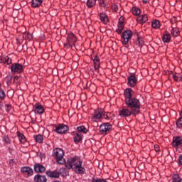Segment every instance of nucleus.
<instances>
[{"instance_id": "nucleus-49", "label": "nucleus", "mask_w": 182, "mask_h": 182, "mask_svg": "<svg viewBox=\"0 0 182 182\" xmlns=\"http://www.w3.org/2000/svg\"><path fill=\"white\" fill-rule=\"evenodd\" d=\"M6 107L8 109V107H11V105H6Z\"/></svg>"}, {"instance_id": "nucleus-32", "label": "nucleus", "mask_w": 182, "mask_h": 182, "mask_svg": "<svg viewBox=\"0 0 182 182\" xmlns=\"http://www.w3.org/2000/svg\"><path fill=\"white\" fill-rule=\"evenodd\" d=\"M180 176L178 175H174L173 177V182H181Z\"/></svg>"}, {"instance_id": "nucleus-7", "label": "nucleus", "mask_w": 182, "mask_h": 182, "mask_svg": "<svg viewBox=\"0 0 182 182\" xmlns=\"http://www.w3.org/2000/svg\"><path fill=\"white\" fill-rule=\"evenodd\" d=\"M69 130V128L68 126L63 124H60L57 126H55V132L58 133V134H63L66 133Z\"/></svg>"}, {"instance_id": "nucleus-29", "label": "nucleus", "mask_w": 182, "mask_h": 182, "mask_svg": "<svg viewBox=\"0 0 182 182\" xmlns=\"http://www.w3.org/2000/svg\"><path fill=\"white\" fill-rule=\"evenodd\" d=\"M34 139L36 143H42V141H43V137H42L41 134L35 136Z\"/></svg>"}, {"instance_id": "nucleus-17", "label": "nucleus", "mask_w": 182, "mask_h": 182, "mask_svg": "<svg viewBox=\"0 0 182 182\" xmlns=\"http://www.w3.org/2000/svg\"><path fill=\"white\" fill-rule=\"evenodd\" d=\"M34 181L36 182H46V176H41V175H36L34 177Z\"/></svg>"}, {"instance_id": "nucleus-50", "label": "nucleus", "mask_w": 182, "mask_h": 182, "mask_svg": "<svg viewBox=\"0 0 182 182\" xmlns=\"http://www.w3.org/2000/svg\"><path fill=\"white\" fill-rule=\"evenodd\" d=\"M6 112H9V109H8V108H6Z\"/></svg>"}, {"instance_id": "nucleus-30", "label": "nucleus", "mask_w": 182, "mask_h": 182, "mask_svg": "<svg viewBox=\"0 0 182 182\" xmlns=\"http://www.w3.org/2000/svg\"><path fill=\"white\" fill-rule=\"evenodd\" d=\"M132 12H133L134 15H136V16L140 15V13H141L140 9L137 7H134L132 9Z\"/></svg>"}, {"instance_id": "nucleus-11", "label": "nucleus", "mask_w": 182, "mask_h": 182, "mask_svg": "<svg viewBox=\"0 0 182 182\" xmlns=\"http://www.w3.org/2000/svg\"><path fill=\"white\" fill-rule=\"evenodd\" d=\"M102 116H103V110H98L95 112V114L92 117V122H95L97 123L99 119H102Z\"/></svg>"}, {"instance_id": "nucleus-27", "label": "nucleus", "mask_w": 182, "mask_h": 182, "mask_svg": "<svg viewBox=\"0 0 182 182\" xmlns=\"http://www.w3.org/2000/svg\"><path fill=\"white\" fill-rule=\"evenodd\" d=\"M18 137L20 141V143H25L26 141V138H25V136L23 135V134L18 133Z\"/></svg>"}, {"instance_id": "nucleus-16", "label": "nucleus", "mask_w": 182, "mask_h": 182, "mask_svg": "<svg viewBox=\"0 0 182 182\" xmlns=\"http://www.w3.org/2000/svg\"><path fill=\"white\" fill-rule=\"evenodd\" d=\"M46 174L48 177H50L51 178H58L59 177L60 173L59 172L54 171H47Z\"/></svg>"}, {"instance_id": "nucleus-8", "label": "nucleus", "mask_w": 182, "mask_h": 182, "mask_svg": "<svg viewBox=\"0 0 182 182\" xmlns=\"http://www.w3.org/2000/svg\"><path fill=\"white\" fill-rule=\"evenodd\" d=\"M112 129V124L110 123H104L100 127V132L102 134H106L107 132H109Z\"/></svg>"}, {"instance_id": "nucleus-4", "label": "nucleus", "mask_w": 182, "mask_h": 182, "mask_svg": "<svg viewBox=\"0 0 182 182\" xmlns=\"http://www.w3.org/2000/svg\"><path fill=\"white\" fill-rule=\"evenodd\" d=\"M132 36H133V33H132V31H124L122 36V38L123 39V45H127V43H129V41L132 39Z\"/></svg>"}, {"instance_id": "nucleus-53", "label": "nucleus", "mask_w": 182, "mask_h": 182, "mask_svg": "<svg viewBox=\"0 0 182 182\" xmlns=\"http://www.w3.org/2000/svg\"><path fill=\"white\" fill-rule=\"evenodd\" d=\"M181 182H182V178L181 179Z\"/></svg>"}, {"instance_id": "nucleus-47", "label": "nucleus", "mask_w": 182, "mask_h": 182, "mask_svg": "<svg viewBox=\"0 0 182 182\" xmlns=\"http://www.w3.org/2000/svg\"><path fill=\"white\" fill-rule=\"evenodd\" d=\"M2 103L0 102V109H2Z\"/></svg>"}, {"instance_id": "nucleus-45", "label": "nucleus", "mask_w": 182, "mask_h": 182, "mask_svg": "<svg viewBox=\"0 0 182 182\" xmlns=\"http://www.w3.org/2000/svg\"><path fill=\"white\" fill-rule=\"evenodd\" d=\"M12 80V76L9 77L8 82H11Z\"/></svg>"}, {"instance_id": "nucleus-12", "label": "nucleus", "mask_w": 182, "mask_h": 182, "mask_svg": "<svg viewBox=\"0 0 182 182\" xmlns=\"http://www.w3.org/2000/svg\"><path fill=\"white\" fill-rule=\"evenodd\" d=\"M21 173H23V174H26L28 175V176H32V174H33V170H32L31 168V167H28V166H23L21 168Z\"/></svg>"}, {"instance_id": "nucleus-33", "label": "nucleus", "mask_w": 182, "mask_h": 182, "mask_svg": "<svg viewBox=\"0 0 182 182\" xmlns=\"http://www.w3.org/2000/svg\"><path fill=\"white\" fill-rule=\"evenodd\" d=\"M176 126L179 128L182 127V117H181L176 122Z\"/></svg>"}, {"instance_id": "nucleus-52", "label": "nucleus", "mask_w": 182, "mask_h": 182, "mask_svg": "<svg viewBox=\"0 0 182 182\" xmlns=\"http://www.w3.org/2000/svg\"><path fill=\"white\" fill-rule=\"evenodd\" d=\"M16 80V77H14V80Z\"/></svg>"}, {"instance_id": "nucleus-44", "label": "nucleus", "mask_w": 182, "mask_h": 182, "mask_svg": "<svg viewBox=\"0 0 182 182\" xmlns=\"http://www.w3.org/2000/svg\"><path fill=\"white\" fill-rule=\"evenodd\" d=\"M179 163L182 165V156L179 157Z\"/></svg>"}, {"instance_id": "nucleus-46", "label": "nucleus", "mask_w": 182, "mask_h": 182, "mask_svg": "<svg viewBox=\"0 0 182 182\" xmlns=\"http://www.w3.org/2000/svg\"><path fill=\"white\" fill-rule=\"evenodd\" d=\"M179 82H182V77H179Z\"/></svg>"}, {"instance_id": "nucleus-15", "label": "nucleus", "mask_w": 182, "mask_h": 182, "mask_svg": "<svg viewBox=\"0 0 182 182\" xmlns=\"http://www.w3.org/2000/svg\"><path fill=\"white\" fill-rule=\"evenodd\" d=\"M0 63L11 65L12 63V60H11L8 56L0 57Z\"/></svg>"}, {"instance_id": "nucleus-35", "label": "nucleus", "mask_w": 182, "mask_h": 182, "mask_svg": "<svg viewBox=\"0 0 182 182\" xmlns=\"http://www.w3.org/2000/svg\"><path fill=\"white\" fill-rule=\"evenodd\" d=\"M5 97V92H4V90L0 89V98L4 99Z\"/></svg>"}, {"instance_id": "nucleus-5", "label": "nucleus", "mask_w": 182, "mask_h": 182, "mask_svg": "<svg viewBox=\"0 0 182 182\" xmlns=\"http://www.w3.org/2000/svg\"><path fill=\"white\" fill-rule=\"evenodd\" d=\"M10 69L12 73H22L23 71V65L18 63L11 64Z\"/></svg>"}, {"instance_id": "nucleus-37", "label": "nucleus", "mask_w": 182, "mask_h": 182, "mask_svg": "<svg viewBox=\"0 0 182 182\" xmlns=\"http://www.w3.org/2000/svg\"><path fill=\"white\" fill-rule=\"evenodd\" d=\"M23 38L25 39H31V38H32V36L31 34L24 33L23 34Z\"/></svg>"}, {"instance_id": "nucleus-48", "label": "nucleus", "mask_w": 182, "mask_h": 182, "mask_svg": "<svg viewBox=\"0 0 182 182\" xmlns=\"http://www.w3.org/2000/svg\"><path fill=\"white\" fill-rule=\"evenodd\" d=\"M14 161V160H10V164Z\"/></svg>"}, {"instance_id": "nucleus-28", "label": "nucleus", "mask_w": 182, "mask_h": 182, "mask_svg": "<svg viewBox=\"0 0 182 182\" xmlns=\"http://www.w3.org/2000/svg\"><path fill=\"white\" fill-rule=\"evenodd\" d=\"M152 28L157 29L160 28V21L159 20H155L152 22Z\"/></svg>"}, {"instance_id": "nucleus-34", "label": "nucleus", "mask_w": 182, "mask_h": 182, "mask_svg": "<svg viewBox=\"0 0 182 182\" xmlns=\"http://www.w3.org/2000/svg\"><path fill=\"white\" fill-rule=\"evenodd\" d=\"M60 173L61 174H63V176H68V174H69V172H68V171L65 169H61Z\"/></svg>"}, {"instance_id": "nucleus-6", "label": "nucleus", "mask_w": 182, "mask_h": 182, "mask_svg": "<svg viewBox=\"0 0 182 182\" xmlns=\"http://www.w3.org/2000/svg\"><path fill=\"white\" fill-rule=\"evenodd\" d=\"M136 112H134L131 108H123L121 111H119V116H120V117H129V116L136 114Z\"/></svg>"}, {"instance_id": "nucleus-39", "label": "nucleus", "mask_w": 182, "mask_h": 182, "mask_svg": "<svg viewBox=\"0 0 182 182\" xmlns=\"http://www.w3.org/2000/svg\"><path fill=\"white\" fill-rule=\"evenodd\" d=\"M138 42H139L140 48H141V46H143V43H144V41H143L142 39L139 38Z\"/></svg>"}, {"instance_id": "nucleus-38", "label": "nucleus", "mask_w": 182, "mask_h": 182, "mask_svg": "<svg viewBox=\"0 0 182 182\" xmlns=\"http://www.w3.org/2000/svg\"><path fill=\"white\" fill-rule=\"evenodd\" d=\"M100 6H102L103 8H105L106 6V4H105V1L101 0L100 1Z\"/></svg>"}, {"instance_id": "nucleus-18", "label": "nucleus", "mask_w": 182, "mask_h": 182, "mask_svg": "<svg viewBox=\"0 0 182 182\" xmlns=\"http://www.w3.org/2000/svg\"><path fill=\"white\" fill-rule=\"evenodd\" d=\"M42 5V0H32L31 6L32 8H38Z\"/></svg>"}, {"instance_id": "nucleus-1", "label": "nucleus", "mask_w": 182, "mask_h": 182, "mask_svg": "<svg viewBox=\"0 0 182 182\" xmlns=\"http://www.w3.org/2000/svg\"><path fill=\"white\" fill-rule=\"evenodd\" d=\"M132 93H133V90H132V88L125 90V103L134 112L139 113V112H140V102L139 100L132 97Z\"/></svg>"}, {"instance_id": "nucleus-51", "label": "nucleus", "mask_w": 182, "mask_h": 182, "mask_svg": "<svg viewBox=\"0 0 182 182\" xmlns=\"http://www.w3.org/2000/svg\"><path fill=\"white\" fill-rule=\"evenodd\" d=\"M143 2H144L146 4L147 2V1H143Z\"/></svg>"}, {"instance_id": "nucleus-22", "label": "nucleus", "mask_w": 182, "mask_h": 182, "mask_svg": "<svg viewBox=\"0 0 182 182\" xmlns=\"http://www.w3.org/2000/svg\"><path fill=\"white\" fill-rule=\"evenodd\" d=\"M170 39H171V36L168 33L164 34L162 36V41L164 43L170 42Z\"/></svg>"}, {"instance_id": "nucleus-31", "label": "nucleus", "mask_w": 182, "mask_h": 182, "mask_svg": "<svg viewBox=\"0 0 182 182\" xmlns=\"http://www.w3.org/2000/svg\"><path fill=\"white\" fill-rule=\"evenodd\" d=\"M118 28L123 30V17L119 19Z\"/></svg>"}, {"instance_id": "nucleus-9", "label": "nucleus", "mask_w": 182, "mask_h": 182, "mask_svg": "<svg viewBox=\"0 0 182 182\" xmlns=\"http://www.w3.org/2000/svg\"><path fill=\"white\" fill-rule=\"evenodd\" d=\"M136 83H137V78H136V75L134 74H132L128 77V84L131 87H134V86H136Z\"/></svg>"}, {"instance_id": "nucleus-26", "label": "nucleus", "mask_w": 182, "mask_h": 182, "mask_svg": "<svg viewBox=\"0 0 182 182\" xmlns=\"http://www.w3.org/2000/svg\"><path fill=\"white\" fill-rule=\"evenodd\" d=\"M82 140V134L80 133H77L76 135L74 136V141L75 143H79Z\"/></svg>"}, {"instance_id": "nucleus-43", "label": "nucleus", "mask_w": 182, "mask_h": 182, "mask_svg": "<svg viewBox=\"0 0 182 182\" xmlns=\"http://www.w3.org/2000/svg\"><path fill=\"white\" fill-rule=\"evenodd\" d=\"M122 31H123L122 28H118L117 29L116 32H117V33H121Z\"/></svg>"}, {"instance_id": "nucleus-40", "label": "nucleus", "mask_w": 182, "mask_h": 182, "mask_svg": "<svg viewBox=\"0 0 182 182\" xmlns=\"http://www.w3.org/2000/svg\"><path fill=\"white\" fill-rule=\"evenodd\" d=\"M154 149L156 151H160V146L159 145H154Z\"/></svg>"}, {"instance_id": "nucleus-42", "label": "nucleus", "mask_w": 182, "mask_h": 182, "mask_svg": "<svg viewBox=\"0 0 182 182\" xmlns=\"http://www.w3.org/2000/svg\"><path fill=\"white\" fill-rule=\"evenodd\" d=\"M173 80H176L177 82V80H178V76L177 75H173Z\"/></svg>"}, {"instance_id": "nucleus-36", "label": "nucleus", "mask_w": 182, "mask_h": 182, "mask_svg": "<svg viewBox=\"0 0 182 182\" xmlns=\"http://www.w3.org/2000/svg\"><path fill=\"white\" fill-rule=\"evenodd\" d=\"M3 140L7 144L11 143V140H9V138L8 136H4Z\"/></svg>"}, {"instance_id": "nucleus-10", "label": "nucleus", "mask_w": 182, "mask_h": 182, "mask_svg": "<svg viewBox=\"0 0 182 182\" xmlns=\"http://www.w3.org/2000/svg\"><path fill=\"white\" fill-rule=\"evenodd\" d=\"M67 42L70 46H73V45H75V42H76V36H75L73 33H70L68 34Z\"/></svg>"}, {"instance_id": "nucleus-13", "label": "nucleus", "mask_w": 182, "mask_h": 182, "mask_svg": "<svg viewBox=\"0 0 182 182\" xmlns=\"http://www.w3.org/2000/svg\"><path fill=\"white\" fill-rule=\"evenodd\" d=\"M34 170L36 171V173H44V171L46 170V168L40 164H36L34 166Z\"/></svg>"}, {"instance_id": "nucleus-3", "label": "nucleus", "mask_w": 182, "mask_h": 182, "mask_svg": "<svg viewBox=\"0 0 182 182\" xmlns=\"http://www.w3.org/2000/svg\"><path fill=\"white\" fill-rule=\"evenodd\" d=\"M53 156L56 159L58 164H63L65 163V159L63 158L64 153L62 149L57 148L54 149L53 151Z\"/></svg>"}, {"instance_id": "nucleus-41", "label": "nucleus", "mask_w": 182, "mask_h": 182, "mask_svg": "<svg viewBox=\"0 0 182 182\" xmlns=\"http://www.w3.org/2000/svg\"><path fill=\"white\" fill-rule=\"evenodd\" d=\"M113 9H114V11H115V12H117V9H118L117 5L114 4V5L113 6Z\"/></svg>"}, {"instance_id": "nucleus-2", "label": "nucleus", "mask_w": 182, "mask_h": 182, "mask_svg": "<svg viewBox=\"0 0 182 182\" xmlns=\"http://www.w3.org/2000/svg\"><path fill=\"white\" fill-rule=\"evenodd\" d=\"M65 167L68 168V170L73 168V170L78 174H82L85 172V168L82 167V160L77 156L69 158L65 164Z\"/></svg>"}, {"instance_id": "nucleus-25", "label": "nucleus", "mask_w": 182, "mask_h": 182, "mask_svg": "<svg viewBox=\"0 0 182 182\" xmlns=\"http://www.w3.org/2000/svg\"><path fill=\"white\" fill-rule=\"evenodd\" d=\"M96 5V0H87V6L88 8H92Z\"/></svg>"}, {"instance_id": "nucleus-14", "label": "nucleus", "mask_w": 182, "mask_h": 182, "mask_svg": "<svg viewBox=\"0 0 182 182\" xmlns=\"http://www.w3.org/2000/svg\"><path fill=\"white\" fill-rule=\"evenodd\" d=\"M33 110H34L35 113H36L37 114H42V113H43V112H45L43 107H42L41 105H39L38 104H36L34 106Z\"/></svg>"}, {"instance_id": "nucleus-24", "label": "nucleus", "mask_w": 182, "mask_h": 182, "mask_svg": "<svg viewBox=\"0 0 182 182\" xmlns=\"http://www.w3.org/2000/svg\"><path fill=\"white\" fill-rule=\"evenodd\" d=\"M77 129L79 133H84V134H86L87 133V129H86V127H85V126H80L77 128Z\"/></svg>"}, {"instance_id": "nucleus-19", "label": "nucleus", "mask_w": 182, "mask_h": 182, "mask_svg": "<svg viewBox=\"0 0 182 182\" xmlns=\"http://www.w3.org/2000/svg\"><path fill=\"white\" fill-rule=\"evenodd\" d=\"M94 65H95V70H97L100 66V60L98 58L97 56H95L93 59Z\"/></svg>"}, {"instance_id": "nucleus-21", "label": "nucleus", "mask_w": 182, "mask_h": 182, "mask_svg": "<svg viewBox=\"0 0 182 182\" xmlns=\"http://www.w3.org/2000/svg\"><path fill=\"white\" fill-rule=\"evenodd\" d=\"M136 21L141 23H145V22H147V16L146 14L140 16L137 18Z\"/></svg>"}, {"instance_id": "nucleus-23", "label": "nucleus", "mask_w": 182, "mask_h": 182, "mask_svg": "<svg viewBox=\"0 0 182 182\" xmlns=\"http://www.w3.org/2000/svg\"><path fill=\"white\" fill-rule=\"evenodd\" d=\"M171 33L172 36H178L180 31L177 28H173L172 30L171 31Z\"/></svg>"}, {"instance_id": "nucleus-20", "label": "nucleus", "mask_w": 182, "mask_h": 182, "mask_svg": "<svg viewBox=\"0 0 182 182\" xmlns=\"http://www.w3.org/2000/svg\"><path fill=\"white\" fill-rule=\"evenodd\" d=\"M100 18L103 23H107L109 22V18L104 13L100 14Z\"/></svg>"}]
</instances>
